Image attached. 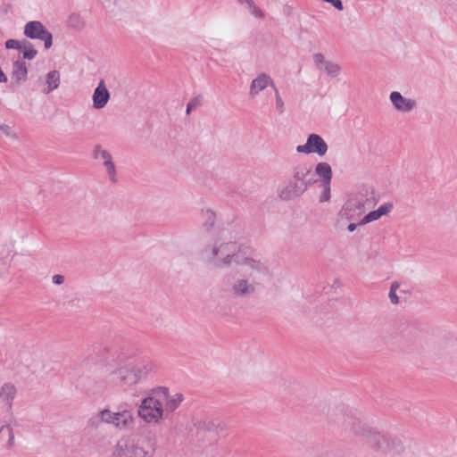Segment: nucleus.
Returning a JSON list of instances; mask_svg holds the SVG:
<instances>
[{
    "mask_svg": "<svg viewBox=\"0 0 457 457\" xmlns=\"http://www.w3.org/2000/svg\"><path fill=\"white\" fill-rule=\"evenodd\" d=\"M238 277L230 286V293L236 298H250L261 289L270 276L267 262L258 255H249L243 259L237 270Z\"/></svg>",
    "mask_w": 457,
    "mask_h": 457,
    "instance_id": "obj_1",
    "label": "nucleus"
},
{
    "mask_svg": "<svg viewBox=\"0 0 457 457\" xmlns=\"http://www.w3.org/2000/svg\"><path fill=\"white\" fill-rule=\"evenodd\" d=\"M184 401L179 392H170L168 387L152 388L138 405V417L147 424H160L165 416L172 414Z\"/></svg>",
    "mask_w": 457,
    "mask_h": 457,
    "instance_id": "obj_2",
    "label": "nucleus"
},
{
    "mask_svg": "<svg viewBox=\"0 0 457 457\" xmlns=\"http://www.w3.org/2000/svg\"><path fill=\"white\" fill-rule=\"evenodd\" d=\"M206 260L213 267L223 269L236 265H241V262L249 255L241 253L238 245L236 241L228 237V232L226 229H220L214 243L204 250Z\"/></svg>",
    "mask_w": 457,
    "mask_h": 457,
    "instance_id": "obj_3",
    "label": "nucleus"
},
{
    "mask_svg": "<svg viewBox=\"0 0 457 457\" xmlns=\"http://www.w3.org/2000/svg\"><path fill=\"white\" fill-rule=\"evenodd\" d=\"M315 182L316 179L311 166L307 164L295 165L292 169L288 181L278 187V196L282 200H294L302 196Z\"/></svg>",
    "mask_w": 457,
    "mask_h": 457,
    "instance_id": "obj_4",
    "label": "nucleus"
},
{
    "mask_svg": "<svg viewBox=\"0 0 457 457\" xmlns=\"http://www.w3.org/2000/svg\"><path fill=\"white\" fill-rule=\"evenodd\" d=\"M154 369L153 361L144 360L138 362L120 363L111 375L120 386H133L145 378Z\"/></svg>",
    "mask_w": 457,
    "mask_h": 457,
    "instance_id": "obj_5",
    "label": "nucleus"
},
{
    "mask_svg": "<svg viewBox=\"0 0 457 457\" xmlns=\"http://www.w3.org/2000/svg\"><path fill=\"white\" fill-rule=\"evenodd\" d=\"M96 418L102 424L112 427L118 431L131 430L136 424V417L129 409L113 411L105 407L97 411Z\"/></svg>",
    "mask_w": 457,
    "mask_h": 457,
    "instance_id": "obj_6",
    "label": "nucleus"
},
{
    "mask_svg": "<svg viewBox=\"0 0 457 457\" xmlns=\"http://www.w3.org/2000/svg\"><path fill=\"white\" fill-rule=\"evenodd\" d=\"M328 146L325 140L318 134H310L306 143L296 146L295 151L299 154H316L318 156H324Z\"/></svg>",
    "mask_w": 457,
    "mask_h": 457,
    "instance_id": "obj_7",
    "label": "nucleus"
},
{
    "mask_svg": "<svg viewBox=\"0 0 457 457\" xmlns=\"http://www.w3.org/2000/svg\"><path fill=\"white\" fill-rule=\"evenodd\" d=\"M24 35L29 38L43 41L46 49L53 45L52 34L38 21H29L24 27Z\"/></svg>",
    "mask_w": 457,
    "mask_h": 457,
    "instance_id": "obj_8",
    "label": "nucleus"
},
{
    "mask_svg": "<svg viewBox=\"0 0 457 457\" xmlns=\"http://www.w3.org/2000/svg\"><path fill=\"white\" fill-rule=\"evenodd\" d=\"M346 206L356 217H360L368 209H370L376 204L374 197L368 196L367 195L358 194L353 197L350 198L346 203Z\"/></svg>",
    "mask_w": 457,
    "mask_h": 457,
    "instance_id": "obj_9",
    "label": "nucleus"
},
{
    "mask_svg": "<svg viewBox=\"0 0 457 457\" xmlns=\"http://www.w3.org/2000/svg\"><path fill=\"white\" fill-rule=\"evenodd\" d=\"M312 59L316 68L322 71L330 79H337L340 76L342 68L337 62L327 60L320 53L314 54Z\"/></svg>",
    "mask_w": 457,
    "mask_h": 457,
    "instance_id": "obj_10",
    "label": "nucleus"
},
{
    "mask_svg": "<svg viewBox=\"0 0 457 457\" xmlns=\"http://www.w3.org/2000/svg\"><path fill=\"white\" fill-rule=\"evenodd\" d=\"M389 99L395 110L398 112L408 113L417 106V103L414 99L405 97L398 91L391 92Z\"/></svg>",
    "mask_w": 457,
    "mask_h": 457,
    "instance_id": "obj_11",
    "label": "nucleus"
},
{
    "mask_svg": "<svg viewBox=\"0 0 457 457\" xmlns=\"http://www.w3.org/2000/svg\"><path fill=\"white\" fill-rule=\"evenodd\" d=\"M270 86L273 88L276 87L272 78L265 72H261L251 81L249 96L251 97H255Z\"/></svg>",
    "mask_w": 457,
    "mask_h": 457,
    "instance_id": "obj_12",
    "label": "nucleus"
},
{
    "mask_svg": "<svg viewBox=\"0 0 457 457\" xmlns=\"http://www.w3.org/2000/svg\"><path fill=\"white\" fill-rule=\"evenodd\" d=\"M28 66L24 60L19 58L15 60L11 68L10 78L12 85H21L27 80Z\"/></svg>",
    "mask_w": 457,
    "mask_h": 457,
    "instance_id": "obj_13",
    "label": "nucleus"
},
{
    "mask_svg": "<svg viewBox=\"0 0 457 457\" xmlns=\"http://www.w3.org/2000/svg\"><path fill=\"white\" fill-rule=\"evenodd\" d=\"M110 97L111 95L103 79L100 80L92 96L93 107L96 110L104 108L108 104Z\"/></svg>",
    "mask_w": 457,
    "mask_h": 457,
    "instance_id": "obj_14",
    "label": "nucleus"
},
{
    "mask_svg": "<svg viewBox=\"0 0 457 457\" xmlns=\"http://www.w3.org/2000/svg\"><path fill=\"white\" fill-rule=\"evenodd\" d=\"M154 449L143 440H133L130 443L128 457H154Z\"/></svg>",
    "mask_w": 457,
    "mask_h": 457,
    "instance_id": "obj_15",
    "label": "nucleus"
},
{
    "mask_svg": "<svg viewBox=\"0 0 457 457\" xmlns=\"http://www.w3.org/2000/svg\"><path fill=\"white\" fill-rule=\"evenodd\" d=\"M376 445L385 453H396L402 450L401 442L388 436H378L376 439Z\"/></svg>",
    "mask_w": 457,
    "mask_h": 457,
    "instance_id": "obj_16",
    "label": "nucleus"
},
{
    "mask_svg": "<svg viewBox=\"0 0 457 457\" xmlns=\"http://www.w3.org/2000/svg\"><path fill=\"white\" fill-rule=\"evenodd\" d=\"M392 203H386L380 205L377 210L370 212L366 214L361 220L359 222V225H366L370 222L379 220L382 216H386L391 212L393 210Z\"/></svg>",
    "mask_w": 457,
    "mask_h": 457,
    "instance_id": "obj_17",
    "label": "nucleus"
},
{
    "mask_svg": "<svg viewBox=\"0 0 457 457\" xmlns=\"http://www.w3.org/2000/svg\"><path fill=\"white\" fill-rule=\"evenodd\" d=\"M60 82V74L57 71H52L48 72L46 75L45 79L40 82L42 93L45 95L50 94L59 87Z\"/></svg>",
    "mask_w": 457,
    "mask_h": 457,
    "instance_id": "obj_18",
    "label": "nucleus"
},
{
    "mask_svg": "<svg viewBox=\"0 0 457 457\" xmlns=\"http://www.w3.org/2000/svg\"><path fill=\"white\" fill-rule=\"evenodd\" d=\"M17 395V387L11 382H6L0 386V400L5 405L11 407Z\"/></svg>",
    "mask_w": 457,
    "mask_h": 457,
    "instance_id": "obj_19",
    "label": "nucleus"
},
{
    "mask_svg": "<svg viewBox=\"0 0 457 457\" xmlns=\"http://www.w3.org/2000/svg\"><path fill=\"white\" fill-rule=\"evenodd\" d=\"M315 175H317L322 184H330L332 179V169L331 166L325 162H321L316 164L314 170Z\"/></svg>",
    "mask_w": 457,
    "mask_h": 457,
    "instance_id": "obj_20",
    "label": "nucleus"
},
{
    "mask_svg": "<svg viewBox=\"0 0 457 457\" xmlns=\"http://www.w3.org/2000/svg\"><path fill=\"white\" fill-rule=\"evenodd\" d=\"M354 220H356V217L345 204L337 216L335 227L338 229H343L346 226L347 221Z\"/></svg>",
    "mask_w": 457,
    "mask_h": 457,
    "instance_id": "obj_21",
    "label": "nucleus"
},
{
    "mask_svg": "<svg viewBox=\"0 0 457 457\" xmlns=\"http://www.w3.org/2000/svg\"><path fill=\"white\" fill-rule=\"evenodd\" d=\"M240 4H245L249 13L256 19H263L264 11L257 5L254 0H236Z\"/></svg>",
    "mask_w": 457,
    "mask_h": 457,
    "instance_id": "obj_22",
    "label": "nucleus"
},
{
    "mask_svg": "<svg viewBox=\"0 0 457 457\" xmlns=\"http://www.w3.org/2000/svg\"><path fill=\"white\" fill-rule=\"evenodd\" d=\"M130 443L126 439L117 441L113 447L112 457H128L129 453Z\"/></svg>",
    "mask_w": 457,
    "mask_h": 457,
    "instance_id": "obj_23",
    "label": "nucleus"
},
{
    "mask_svg": "<svg viewBox=\"0 0 457 457\" xmlns=\"http://www.w3.org/2000/svg\"><path fill=\"white\" fill-rule=\"evenodd\" d=\"M68 26L75 30L80 31L85 28L86 22L79 13H71L67 20Z\"/></svg>",
    "mask_w": 457,
    "mask_h": 457,
    "instance_id": "obj_24",
    "label": "nucleus"
},
{
    "mask_svg": "<svg viewBox=\"0 0 457 457\" xmlns=\"http://www.w3.org/2000/svg\"><path fill=\"white\" fill-rule=\"evenodd\" d=\"M94 156L96 159H101L104 162L112 160L110 153L103 149L100 145H96L94 149Z\"/></svg>",
    "mask_w": 457,
    "mask_h": 457,
    "instance_id": "obj_25",
    "label": "nucleus"
},
{
    "mask_svg": "<svg viewBox=\"0 0 457 457\" xmlns=\"http://www.w3.org/2000/svg\"><path fill=\"white\" fill-rule=\"evenodd\" d=\"M400 284L398 282H393L390 287V291L388 294V297L390 299V302L393 304H397L399 303V297L396 295V291L399 288Z\"/></svg>",
    "mask_w": 457,
    "mask_h": 457,
    "instance_id": "obj_26",
    "label": "nucleus"
},
{
    "mask_svg": "<svg viewBox=\"0 0 457 457\" xmlns=\"http://www.w3.org/2000/svg\"><path fill=\"white\" fill-rule=\"evenodd\" d=\"M0 132L8 138H15L16 133L12 127L8 124H0Z\"/></svg>",
    "mask_w": 457,
    "mask_h": 457,
    "instance_id": "obj_27",
    "label": "nucleus"
},
{
    "mask_svg": "<svg viewBox=\"0 0 457 457\" xmlns=\"http://www.w3.org/2000/svg\"><path fill=\"white\" fill-rule=\"evenodd\" d=\"M322 193L320 196V201L325 203L330 199V184H322Z\"/></svg>",
    "mask_w": 457,
    "mask_h": 457,
    "instance_id": "obj_28",
    "label": "nucleus"
},
{
    "mask_svg": "<svg viewBox=\"0 0 457 457\" xmlns=\"http://www.w3.org/2000/svg\"><path fill=\"white\" fill-rule=\"evenodd\" d=\"M22 58L32 60L37 55V51L31 46H23Z\"/></svg>",
    "mask_w": 457,
    "mask_h": 457,
    "instance_id": "obj_29",
    "label": "nucleus"
},
{
    "mask_svg": "<svg viewBox=\"0 0 457 457\" xmlns=\"http://www.w3.org/2000/svg\"><path fill=\"white\" fill-rule=\"evenodd\" d=\"M104 166L106 170V171L109 174V177L112 180L115 179V165L112 162V159L109 162H104Z\"/></svg>",
    "mask_w": 457,
    "mask_h": 457,
    "instance_id": "obj_30",
    "label": "nucleus"
},
{
    "mask_svg": "<svg viewBox=\"0 0 457 457\" xmlns=\"http://www.w3.org/2000/svg\"><path fill=\"white\" fill-rule=\"evenodd\" d=\"M274 91H275V97H276V108L279 112H283L285 107H284V102L282 100V97L280 96L279 92L277 89V87H274Z\"/></svg>",
    "mask_w": 457,
    "mask_h": 457,
    "instance_id": "obj_31",
    "label": "nucleus"
},
{
    "mask_svg": "<svg viewBox=\"0 0 457 457\" xmlns=\"http://www.w3.org/2000/svg\"><path fill=\"white\" fill-rule=\"evenodd\" d=\"M22 46L23 45L21 41L15 39H8L5 42V47L7 49H21Z\"/></svg>",
    "mask_w": 457,
    "mask_h": 457,
    "instance_id": "obj_32",
    "label": "nucleus"
},
{
    "mask_svg": "<svg viewBox=\"0 0 457 457\" xmlns=\"http://www.w3.org/2000/svg\"><path fill=\"white\" fill-rule=\"evenodd\" d=\"M52 281L55 285H62L64 282V277L62 275H54L52 278Z\"/></svg>",
    "mask_w": 457,
    "mask_h": 457,
    "instance_id": "obj_33",
    "label": "nucleus"
},
{
    "mask_svg": "<svg viewBox=\"0 0 457 457\" xmlns=\"http://www.w3.org/2000/svg\"><path fill=\"white\" fill-rule=\"evenodd\" d=\"M14 440H15L14 434H13L12 430L10 429L9 439H8V442H7L8 448H12L13 446Z\"/></svg>",
    "mask_w": 457,
    "mask_h": 457,
    "instance_id": "obj_34",
    "label": "nucleus"
},
{
    "mask_svg": "<svg viewBox=\"0 0 457 457\" xmlns=\"http://www.w3.org/2000/svg\"><path fill=\"white\" fill-rule=\"evenodd\" d=\"M356 227H357V224L355 223H350L348 226H347V230L349 232H353L355 229H356Z\"/></svg>",
    "mask_w": 457,
    "mask_h": 457,
    "instance_id": "obj_35",
    "label": "nucleus"
},
{
    "mask_svg": "<svg viewBox=\"0 0 457 457\" xmlns=\"http://www.w3.org/2000/svg\"><path fill=\"white\" fill-rule=\"evenodd\" d=\"M189 112H190V107H187V112L189 113Z\"/></svg>",
    "mask_w": 457,
    "mask_h": 457,
    "instance_id": "obj_36",
    "label": "nucleus"
}]
</instances>
